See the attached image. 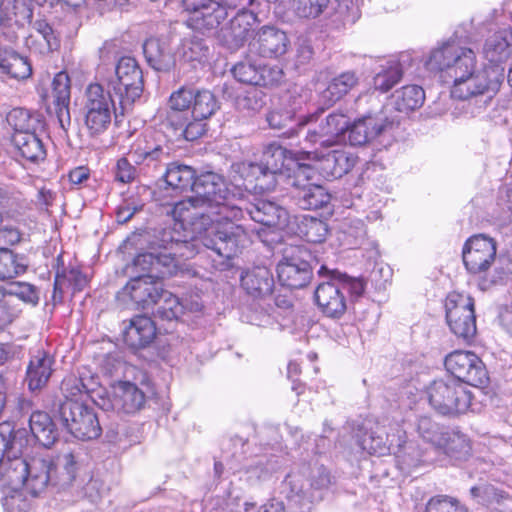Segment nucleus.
I'll return each instance as SVG.
<instances>
[{
	"instance_id": "nucleus-1",
	"label": "nucleus",
	"mask_w": 512,
	"mask_h": 512,
	"mask_svg": "<svg viewBox=\"0 0 512 512\" xmlns=\"http://www.w3.org/2000/svg\"><path fill=\"white\" fill-rule=\"evenodd\" d=\"M194 196L178 202L173 215L182 225L205 230L203 243L217 255L231 259L249 242L248 233L235 221L243 217V193L232 191L224 178L214 172L196 177Z\"/></svg>"
},
{
	"instance_id": "nucleus-2",
	"label": "nucleus",
	"mask_w": 512,
	"mask_h": 512,
	"mask_svg": "<svg viewBox=\"0 0 512 512\" xmlns=\"http://www.w3.org/2000/svg\"><path fill=\"white\" fill-rule=\"evenodd\" d=\"M425 67L452 81L451 96L462 101L459 109L469 118L486 112L504 80L501 66L480 64L472 48L454 40L433 49Z\"/></svg>"
},
{
	"instance_id": "nucleus-3",
	"label": "nucleus",
	"mask_w": 512,
	"mask_h": 512,
	"mask_svg": "<svg viewBox=\"0 0 512 512\" xmlns=\"http://www.w3.org/2000/svg\"><path fill=\"white\" fill-rule=\"evenodd\" d=\"M5 460L4 483L14 487L24 486L33 496L43 493L49 486L66 488L76 478L77 456L71 451L53 457L39 454L25 456L30 438L25 429L15 430L9 437Z\"/></svg>"
},
{
	"instance_id": "nucleus-4",
	"label": "nucleus",
	"mask_w": 512,
	"mask_h": 512,
	"mask_svg": "<svg viewBox=\"0 0 512 512\" xmlns=\"http://www.w3.org/2000/svg\"><path fill=\"white\" fill-rule=\"evenodd\" d=\"M317 274L323 281L315 289L314 298L319 309L327 317L340 318L347 309L345 292L351 297L358 298L363 295L366 283L363 278L350 277L335 269L322 264Z\"/></svg>"
},
{
	"instance_id": "nucleus-5",
	"label": "nucleus",
	"mask_w": 512,
	"mask_h": 512,
	"mask_svg": "<svg viewBox=\"0 0 512 512\" xmlns=\"http://www.w3.org/2000/svg\"><path fill=\"white\" fill-rule=\"evenodd\" d=\"M169 148L157 143L153 133L136 137L126 154L119 158L113 168L114 179L128 184L135 181L140 173H149L169 159Z\"/></svg>"
},
{
	"instance_id": "nucleus-6",
	"label": "nucleus",
	"mask_w": 512,
	"mask_h": 512,
	"mask_svg": "<svg viewBox=\"0 0 512 512\" xmlns=\"http://www.w3.org/2000/svg\"><path fill=\"white\" fill-rule=\"evenodd\" d=\"M496 251L494 239L484 234L471 236L463 247V263L470 274L479 277L478 286L483 291L502 281L505 276L504 270L497 267L493 274L489 273L496 260Z\"/></svg>"
},
{
	"instance_id": "nucleus-7",
	"label": "nucleus",
	"mask_w": 512,
	"mask_h": 512,
	"mask_svg": "<svg viewBox=\"0 0 512 512\" xmlns=\"http://www.w3.org/2000/svg\"><path fill=\"white\" fill-rule=\"evenodd\" d=\"M432 409L443 416L474 411L473 394L467 385L452 377L434 380L426 389Z\"/></svg>"
},
{
	"instance_id": "nucleus-8",
	"label": "nucleus",
	"mask_w": 512,
	"mask_h": 512,
	"mask_svg": "<svg viewBox=\"0 0 512 512\" xmlns=\"http://www.w3.org/2000/svg\"><path fill=\"white\" fill-rule=\"evenodd\" d=\"M82 110L89 134L96 136L104 133L110 127L116 111L112 92L102 84H89L84 93Z\"/></svg>"
},
{
	"instance_id": "nucleus-9",
	"label": "nucleus",
	"mask_w": 512,
	"mask_h": 512,
	"mask_svg": "<svg viewBox=\"0 0 512 512\" xmlns=\"http://www.w3.org/2000/svg\"><path fill=\"white\" fill-rule=\"evenodd\" d=\"M107 88L118 98L123 109L132 105L143 92V74L137 61L122 57L115 68V75L108 80Z\"/></svg>"
},
{
	"instance_id": "nucleus-10",
	"label": "nucleus",
	"mask_w": 512,
	"mask_h": 512,
	"mask_svg": "<svg viewBox=\"0 0 512 512\" xmlns=\"http://www.w3.org/2000/svg\"><path fill=\"white\" fill-rule=\"evenodd\" d=\"M320 265V260L308 250L300 247L292 249L277 266L279 282L291 289L303 288L310 283L313 270Z\"/></svg>"
},
{
	"instance_id": "nucleus-11",
	"label": "nucleus",
	"mask_w": 512,
	"mask_h": 512,
	"mask_svg": "<svg viewBox=\"0 0 512 512\" xmlns=\"http://www.w3.org/2000/svg\"><path fill=\"white\" fill-rule=\"evenodd\" d=\"M322 111L300 116L297 125L299 128L308 126L305 141L311 145L319 144L322 147H331L348 128V118L341 113H331L317 124Z\"/></svg>"
},
{
	"instance_id": "nucleus-12",
	"label": "nucleus",
	"mask_w": 512,
	"mask_h": 512,
	"mask_svg": "<svg viewBox=\"0 0 512 512\" xmlns=\"http://www.w3.org/2000/svg\"><path fill=\"white\" fill-rule=\"evenodd\" d=\"M62 424L75 438L92 440L101 435V426L94 411L81 401H63L59 407Z\"/></svg>"
},
{
	"instance_id": "nucleus-13",
	"label": "nucleus",
	"mask_w": 512,
	"mask_h": 512,
	"mask_svg": "<svg viewBox=\"0 0 512 512\" xmlns=\"http://www.w3.org/2000/svg\"><path fill=\"white\" fill-rule=\"evenodd\" d=\"M446 370L465 385H485L489 378L482 360L473 352L456 350L445 357Z\"/></svg>"
},
{
	"instance_id": "nucleus-14",
	"label": "nucleus",
	"mask_w": 512,
	"mask_h": 512,
	"mask_svg": "<svg viewBox=\"0 0 512 512\" xmlns=\"http://www.w3.org/2000/svg\"><path fill=\"white\" fill-rule=\"evenodd\" d=\"M183 5L190 13L188 26L202 34H217L228 17L227 7L214 0H183Z\"/></svg>"
},
{
	"instance_id": "nucleus-15",
	"label": "nucleus",
	"mask_w": 512,
	"mask_h": 512,
	"mask_svg": "<svg viewBox=\"0 0 512 512\" xmlns=\"http://www.w3.org/2000/svg\"><path fill=\"white\" fill-rule=\"evenodd\" d=\"M446 320L450 330L465 341L476 334L474 300L466 295L451 294L446 300Z\"/></svg>"
},
{
	"instance_id": "nucleus-16",
	"label": "nucleus",
	"mask_w": 512,
	"mask_h": 512,
	"mask_svg": "<svg viewBox=\"0 0 512 512\" xmlns=\"http://www.w3.org/2000/svg\"><path fill=\"white\" fill-rule=\"evenodd\" d=\"M100 401L97 402L103 410H113L117 413L134 414L144 407L146 397L144 392L134 383L120 381L114 384L111 392L103 397L99 393Z\"/></svg>"
},
{
	"instance_id": "nucleus-17",
	"label": "nucleus",
	"mask_w": 512,
	"mask_h": 512,
	"mask_svg": "<svg viewBox=\"0 0 512 512\" xmlns=\"http://www.w3.org/2000/svg\"><path fill=\"white\" fill-rule=\"evenodd\" d=\"M312 169L309 165H299L295 172V180L293 181L292 197L303 210H316L326 206L331 199L327 190L317 184L302 183V180H309Z\"/></svg>"
},
{
	"instance_id": "nucleus-18",
	"label": "nucleus",
	"mask_w": 512,
	"mask_h": 512,
	"mask_svg": "<svg viewBox=\"0 0 512 512\" xmlns=\"http://www.w3.org/2000/svg\"><path fill=\"white\" fill-rule=\"evenodd\" d=\"M179 224L182 226V223L175 218ZM186 224L183 225V227ZM194 232H197L200 234V237H194L191 240L187 239H180L176 238L173 235V231L171 230H164L162 233V237L160 239V247L163 249V252H166L167 254L171 253V256L176 260L179 261L183 267L184 271H179L178 275H190L191 274V268L189 267V264H187L185 261L194 257L199 252V246L200 244L206 247L203 243V237L205 236V230L202 229L201 231L196 229L194 225L189 224Z\"/></svg>"
},
{
	"instance_id": "nucleus-19",
	"label": "nucleus",
	"mask_w": 512,
	"mask_h": 512,
	"mask_svg": "<svg viewBox=\"0 0 512 512\" xmlns=\"http://www.w3.org/2000/svg\"><path fill=\"white\" fill-rule=\"evenodd\" d=\"M290 47L287 34L275 26H262L250 42V50L260 57L278 59Z\"/></svg>"
},
{
	"instance_id": "nucleus-20",
	"label": "nucleus",
	"mask_w": 512,
	"mask_h": 512,
	"mask_svg": "<svg viewBox=\"0 0 512 512\" xmlns=\"http://www.w3.org/2000/svg\"><path fill=\"white\" fill-rule=\"evenodd\" d=\"M393 122L388 119L383 111L368 113L352 124L348 123V140L353 146L364 145L385 132Z\"/></svg>"
},
{
	"instance_id": "nucleus-21",
	"label": "nucleus",
	"mask_w": 512,
	"mask_h": 512,
	"mask_svg": "<svg viewBox=\"0 0 512 512\" xmlns=\"http://www.w3.org/2000/svg\"><path fill=\"white\" fill-rule=\"evenodd\" d=\"M286 149L276 142L264 146L260 164L252 165L260 175L256 178L257 186L263 190H271L276 185V177L281 174L286 158Z\"/></svg>"
},
{
	"instance_id": "nucleus-22",
	"label": "nucleus",
	"mask_w": 512,
	"mask_h": 512,
	"mask_svg": "<svg viewBox=\"0 0 512 512\" xmlns=\"http://www.w3.org/2000/svg\"><path fill=\"white\" fill-rule=\"evenodd\" d=\"M153 275H140L132 278L122 290L123 297L142 309H149L158 303L163 289L162 283Z\"/></svg>"
},
{
	"instance_id": "nucleus-23",
	"label": "nucleus",
	"mask_w": 512,
	"mask_h": 512,
	"mask_svg": "<svg viewBox=\"0 0 512 512\" xmlns=\"http://www.w3.org/2000/svg\"><path fill=\"white\" fill-rule=\"evenodd\" d=\"M308 159L317 162V169L325 177L340 178L349 173L357 163V156L345 149H338L319 154L317 151L305 152Z\"/></svg>"
},
{
	"instance_id": "nucleus-24",
	"label": "nucleus",
	"mask_w": 512,
	"mask_h": 512,
	"mask_svg": "<svg viewBox=\"0 0 512 512\" xmlns=\"http://www.w3.org/2000/svg\"><path fill=\"white\" fill-rule=\"evenodd\" d=\"M243 212L250 218L262 225L284 229L289 223V214L285 208L276 202L267 199H256L255 202L247 203L243 199Z\"/></svg>"
},
{
	"instance_id": "nucleus-25",
	"label": "nucleus",
	"mask_w": 512,
	"mask_h": 512,
	"mask_svg": "<svg viewBox=\"0 0 512 512\" xmlns=\"http://www.w3.org/2000/svg\"><path fill=\"white\" fill-rule=\"evenodd\" d=\"M134 266L145 272V275H153L154 278H165L177 276L179 271H184L183 265L176 261L171 253L159 251L144 252L138 254L134 259Z\"/></svg>"
},
{
	"instance_id": "nucleus-26",
	"label": "nucleus",
	"mask_w": 512,
	"mask_h": 512,
	"mask_svg": "<svg viewBox=\"0 0 512 512\" xmlns=\"http://www.w3.org/2000/svg\"><path fill=\"white\" fill-rule=\"evenodd\" d=\"M255 21L249 12L237 13L217 32L219 43L230 51H237L247 41Z\"/></svg>"
},
{
	"instance_id": "nucleus-27",
	"label": "nucleus",
	"mask_w": 512,
	"mask_h": 512,
	"mask_svg": "<svg viewBox=\"0 0 512 512\" xmlns=\"http://www.w3.org/2000/svg\"><path fill=\"white\" fill-rule=\"evenodd\" d=\"M52 103L55 106L56 117L60 128L67 134L71 126V116L69 110L71 97V84L69 75L61 71L54 76L52 81Z\"/></svg>"
},
{
	"instance_id": "nucleus-28",
	"label": "nucleus",
	"mask_w": 512,
	"mask_h": 512,
	"mask_svg": "<svg viewBox=\"0 0 512 512\" xmlns=\"http://www.w3.org/2000/svg\"><path fill=\"white\" fill-rule=\"evenodd\" d=\"M156 326L148 316L138 315L129 321L123 333L124 342L132 349H141L152 343Z\"/></svg>"
},
{
	"instance_id": "nucleus-29",
	"label": "nucleus",
	"mask_w": 512,
	"mask_h": 512,
	"mask_svg": "<svg viewBox=\"0 0 512 512\" xmlns=\"http://www.w3.org/2000/svg\"><path fill=\"white\" fill-rule=\"evenodd\" d=\"M53 357L43 350L32 355L26 371V381L31 391L42 389L53 372Z\"/></svg>"
},
{
	"instance_id": "nucleus-30",
	"label": "nucleus",
	"mask_w": 512,
	"mask_h": 512,
	"mask_svg": "<svg viewBox=\"0 0 512 512\" xmlns=\"http://www.w3.org/2000/svg\"><path fill=\"white\" fill-rule=\"evenodd\" d=\"M241 284L251 296L265 298L273 291L274 278L267 267L257 266L242 275Z\"/></svg>"
},
{
	"instance_id": "nucleus-31",
	"label": "nucleus",
	"mask_w": 512,
	"mask_h": 512,
	"mask_svg": "<svg viewBox=\"0 0 512 512\" xmlns=\"http://www.w3.org/2000/svg\"><path fill=\"white\" fill-rule=\"evenodd\" d=\"M0 74L11 79L25 80L32 75V65L27 57L0 47Z\"/></svg>"
},
{
	"instance_id": "nucleus-32",
	"label": "nucleus",
	"mask_w": 512,
	"mask_h": 512,
	"mask_svg": "<svg viewBox=\"0 0 512 512\" xmlns=\"http://www.w3.org/2000/svg\"><path fill=\"white\" fill-rule=\"evenodd\" d=\"M196 88L182 86L169 97V111L166 121L168 125H181V117L189 115Z\"/></svg>"
},
{
	"instance_id": "nucleus-33",
	"label": "nucleus",
	"mask_w": 512,
	"mask_h": 512,
	"mask_svg": "<svg viewBox=\"0 0 512 512\" xmlns=\"http://www.w3.org/2000/svg\"><path fill=\"white\" fill-rule=\"evenodd\" d=\"M32 16L31 0H0V26L12 23L23 26Z\"/></svg>"
},
{
	"instance_id": "nucleus-34",
	"label": "nucleus",
	"mask_w": 512,
	"mask_h": 512,
	"mask_svg": "<svg viewBox=\"0 0 512 512\" xmlns=\"http://www.w3.org/2000/svg\"><path fill=\"white\" fill-rule=\"evenodd\" d=\"M299 118L300 117L296 118V111L294 108H288L282 105L273 107L266 114L268 126L273 130H283L282 135L286 138L298 135L299 130L301 129L297 125Z\"/></svg>"
},
{
	"instance_id": "nucleus-35",
	"label": "nucleus",
	"mask_w": 512,
	"mask_h": 512,
	"mask_svg": "<svg viewBox=\"0 0 512 512\" xmlns=\"http://www.w3.org/2000/svg\"><path fill=\"white\" fill-rule=\"evenodd\" d=\"M509 36L512 39V29H503L486 39L483 47V55L490 64L497 65V63L504 62L509 58L512 52L511 44L508 39Z\"/></svg>"
},
{
	"instance_id": "nucleus-36",
	"label": "nucleus",
	"mask_w": 512,
	"mask_h": 512,
	"mask_svg": "<svg viewBox=\"0 0 512 512\" xmlns=\"http://www.w3.org/2000/svg\"><path fill=\"white\" fill-rule=\"evenodd\" d=\"M148 64L157 71H169L175 65V58L169 47L158 39H148L143 45Z\"/></svg>"
},
{
	"instance_id": "nucleus-37",
	"label": "nucleus",
	"mask_w": 512,
	"mask_h": 512,
	"mask_svg": "<svg viewBox=\"0 0 512 512\" xmlns=\"http://www.w3.org/2000/svg\"><path fill=\"white\" fill-rule=\"evenodd\" d=\"M12 142L20 155L27 161L39 162L46 157L44 144L35 131L13 133Z\"/></svg>"
},
{
	"instance_id": "nucleus-38",
	"label": "nucleus",
	"mask_w": 512,
	"mask_h": 512,
	"mask_svg": "<svg viewBox=\"0 0 512 512\" xmlns=\"http://www.w3.org/2000/svg\"><path fill=\"white\" fill-rule=\"evenodd\" d=\"M293 14L302 20L330 18L333 14L331 0H291Z\"/></svg>"
},
{
	"instance_id": "nucleus-39",
	"label": "nucleus",
	"mask_w": 512,
	"mask_h": 512,
	"mask_svg": "<svg viewBox=\"0 0 512 512\" xmlns=\"http://www.w3.org/2000/svg\"><path fill=\"white\" fill-rule=\"evenodd\" d=\"M358 76L353 71H346L334 77L327 88L321 93V100L327 106H332L349 93L357 84Z\"/></svg>"
},
{
	"instance_id": "nucleus-40",
	"label": "nucleus",
	"mask_w": 512,
	"mask_h": 512,
	"mask_svg": "<svg viewBox=\"0 0 512 512\" xmlns=\"http://www.w3.org/2000/svg\"><path fill=\"white\" fill-rule=\"evenodd\" d=\"M29 426L33 438L42 446L50 447L56 441L58 433L48 413L33 412L29 418Z\"/></svg>"
},
{
	"instance_id": "nucleus-41",
	"label": "nucleus",
	"mask_w": 512,
	"mask_h": 512,
	"mask_svg": "<svg viewBox=\"0 0 512 512\" xmlns=\"http://www.w3.org/2000/svg\"><path fill=\"white\" fill-rule=\"evenodd\" d=\"M195 170L188 165L172 162L167 165L164 180L168 187L176 192L192 190L193 182L196 179Z\"/></svg>"
},
{
	"instance_id": "nucleus-42",
	"label": "nucleus",
	"mask_w": 512,
	"mask_h": 512,
	"mask_svg": "<svg viewBox=\"0 0 512 512\" xmlns=\"http://www.w3.org/2000/svg\"><path fill=\"white\" fill-rule=\"evenodd\" d=\"M436 448L455 460L466 459L471 451L469 439L459 431H445Z\"/></svg>"
},
{
	"instance_id": "nucleus-43",
	"label": "nucleus",
	"mask_w": 512,
	"mask_h": 512,
	"mask_svg": "<svg viewBox=\"0 0 512 512\" xmlns=\"http://www.w3.org/2000/svg\"><path fill=\"white\" fill-rule=\"evenodd\" d=\"M35 35H31L30 39L35 41L38 45L37 50L41 54H46L57 50L60 47L59 34L46 22V20L39 19L33 24Z\"/></svg>"
},
{
	"instance_id": "nucleus-44",
	"label": "nucleus",
	"mask_w": 512,
	"mask_h": 512,
	"mask_svg": "<svg viewBox=\"0 0 512 512\" xmlns=\"http://www.w3.org/2000/svg\"><path fill=\"white\" fill-rule=\"evenodd\" d=\"M395 109L400 112L413 111L420 108L425 100V92L418 85H407L393 94Z\"/></svg>"
},
{
	"instance_id": "nucleus-45",
	"label": "nucleus",
	"mask_w": 512,
	"mask_h": 512,
	"mask_svg": "<svg viewBox=\"0 0 512 512\" xmlns=\"http://www.w3.org/2000/svg\"><path fill=\"white\" fill-rule=\"evenodd\" d=\"M27 263L23 256L14 254L7 248H0V280L12 279L26 271Z\"/></svg>"
},
{
	"instance_id": "nucleus-46",
	"label": "nucleus",
	"mask_w": 512,
	"mask_h": 512,
	"mask_svg": "<svg viewBox=\"0 0 512 512\" xmlns=\"http://www.w3.org/2000/svg\"><path fill=\"white\" fill-rule=\"evenodd\" d=\"M7 123L14 130V133H28L36 131L40 125L38 115L31 113L24 108L12 109L6 117Z\"/></svg>"
},
{
	"instance_id": "nucleus-47",
	"label": "nucleus",
	"mask_w": 512,
	"mask_h": 512,
	"mask_svg": "<svg viewBox=\"0 0 512 512\" xmlns=\"http://www.w3.org/2000/svg\"><path fill=\"white\" fill-rule=\"evenodd\" d=\"M218 108V101L212 92L209 90L196 89L190 111L191 117L207 120Z\"/></svg>"
},
{
	"instance_id": "nucleus-48",
	"label": "nucleus",
	"mask_w": 512,
	"mask_h": 512,
	"mask_svg": "<svg viewBox=\"0 0 512 512\" xmlns=\"http://www.w3.org/2000/svg\"><path fill=\"white\" fill-rule=\"evenodd\" d=\"M156 315L164 320H176L184 314V302L171 292L162 289Z\"/></svg>"
},
{
	"instance_id": "nucleus-49",
	"label": "nucleus",
	"mask_w": 512,
	"mask_h": 512,
	"mask_svg": "<svg viewBox=\"0 0 512 512\" xmlns=\"http://www.w3.org/2000/svg\"><path fill=\"white\" fill-rule=\"evenodd\" d=\"M61 391L65 398L64 401H81L84 402L85 398L91 397L96 403L95 396L91 390L83 383L82 378L75 375L66 376L61 383Z\"/></svg>"
},
{
	"instance_id": "nucleus-50",
	"label": "nucleus",
	"mask_w": 512,
	"mask_h": 512,
	"mask_svg": "<svg viewBox=\"0 0 512 512\" xmlns=\"http://www.w3.org/2000/svg\"><path fill=\"white\" fill-rule=\"evenodd\" d=\"M401 77L402 68L400 63L396 61L388 62L374 76V88L381 92H387L400 81Z\"/></svg>"
},
{
	"instance_id": "nucleus-51",
	"label": "nucleus",
	"mask_w": 512,
	"mask_h": 512,
	"mask_svg": "<svg viewBox=\"0 0 512 512\" xmlns=\"http://www.w3.org/2000/svg\"><path fill=\"white\" fill-rule=\"evenodd\" d=\"M181 125H169L176 132H179L187 141H194L200 138L206 131V119L191 117V114L180 118Z\"/></svg>"
},
{
	"instance_id": "nucleus-52",
	"label": "nucleus",
	"mask_w": 512,
	"mask_h": 512,
	"mask_svg": "<svg viewBox=\"0 0 512 512\" xmlns=\"http://www.w3.org/2000/svg\"><path fill=\"white\" fill-rule=\"evenodd\" d=\"M56 276L65 285L66 289H71L73 293L82 291L88 284L87 275L77 267L65 268L57 272Z\"/></svg>"
},
{
	"instance_id": "nucleus-53",
	"label": "nucleus",
	"mask_w": 512,
	"mask_h": 512,
	"mask_svg": "<svg viewBox=\"0 0 512 512\" xmlns=\"http://www.w3.org/2000/svg\"><path fill=\"white\" fill-rule=\"evenodd\" d=\"M265 94L257 89H252L246 94L239 96L236 100L237 109L247 113H257L266 104Z\"/></svg>"
},
{
	"instance_id": "nucleus-54",
	"label": "nucleus",
	"mask_w": 512,
	"mask_h": 512,
	"mask_svg": "<svg viewBox=\"0 0 512 512\" xmlns=\"http://www.w3.org/2000/svg\"><path fill=\"white\" fill-rule=\"evenodd\" d=\"M259 65L251 59H246L232 68V74L237 81L256 86L257 80H259Z\"/></svg>"
},
{
	"instance_id": "nucleus-55",
	"label": "nucleus",
	"mask_w": 512,
	"mask_h": 512,
	"mask_svg": "<svg viewBox=\"0 0 512 512\" xmlns=\"http://www.w3.org/2000/svg\"><path fill=\"white\" fill-rule=\"evenodd\" d=\"M301 232L308 242L321 243L325 240L328 229L323 221L311 217L304 218L301 225Z\"/></svg>"
},
{
	"instance_id": "nucleus-56",
	"label": "nucleus",
	"mask_w": 512,
	"mask_h": 512,
	"mask_svg": "<svg viewBox=\"0 0 512 512\" xmlns=\"http://www.w3.org/2000/svg\"><path fill=\"white\" fill-rule=\"evenodd\" d=\"M425 512H467V510L457 499L438 495L428 501Z\"/></svg>"
},
{
	"instance_id": "nucleus-57",
	"label": "nucleus",
	"mask_w": 512,
	"mask_h": 512,
	"mask_svg": "<svg viewBox=\"0 0 512 512\" xmlns=\"http://www.w3.org/2000/svg\"><path fill=\"white\" fill-rule=\"evenodd\" d=\"M336 6L332 4L333 16L336 20L346 23H354L360 16L359 9L354 0H335Z\"/></svg>"
},
{
	"instance_id": "nucleus-58",
	"label": "nucleus",
	"mask_w": 512,
	"mask_h": 512,
	"mask_svg": "<svg viewBox=\"0 0 512 512\" xmlns=\"http://www.w3.org/2000/svg\"><path fill=\"white\" fill-rule=\"evenodd\" d=\"M417 432L419 436L436 447L443 435V431L430 417L422 416L417 421Z\"/></svg>"
},
{
	"instance_id": "nucleus-59",
	"label": "nucleus",
	"mask_w": 512,
	"mask_h": 512,
	"mask_svg": "<svg viewBox=\"0 0 512 512\" xmlns=\"http://www.w3.org/2000/svg\"><path fill=\"white\" fill-rule=\"evenodd\" d=\"M10 294L32 306H36L40 300L39 290L34 285L26 282L15 284L11 288Z\"/></svg>"
},
{
	"instance_id": "nucleus-60",
	"label": "nucleus",
	"mask_w": 512,
	"mask_h": 512,
	"mask_svg": "<svg viewBox=\"0 0 512 512\" xmlns=\"http://www.w3.org/2000/svg\"><path fill=\"white\" fill-rule=\"evenodd\" d=\"M283 70L278 65H259L256 86H274L278 85L283 79Z\"/></svg>"
},
{
	"instance_id": "nucleus-61",
	"label": "nucleus",
	"mask_w": 512,
	"mask_h": 512,
	"mask_svg": "<svg viewBox=\"0 0 512 512\" xmlns=\"http://www.w3.org/2000/svg\"><path fill=\"white\" fill-rule=\"evenodd\" d=\"M348 243L353 247H362L366 241V227L361 220H352L345 231Z\"/></svg>"
},
{
	"instance_id": "nucleus-62",
	"label": "nucleus",
	"mask_w": 512,
	"mask_h": 512,
	"mask_svg": "<svg viewBox=\"0 0 512 512\" xmlns=\"http://www.w3.org/2000/svg\"><path fill=\"white\" fill-rule=\"evenodd\" d=\"M13 302L12 298L0 301V329L12 323L20 314V309Z\"/></svg>"
},
{
	"instance_id": "nucleus-63",
	"label": "nucleus",
	"mask_w": 512,
	"mask_h": 512,
	"mask_svg": "<svg viewBox=\"0 0 512 512\" xmlns=\"http://www.w3.org/2000/svg\"><path fill=\"white\" fill-rule=\"evenodd\" d=\"M12 433V425L10 423L4 422L0 424V481L4 482V471L5 460L7 458V450L9 437Z\"/></svg>"
},
{
	"instance_id": "nucleus-64",
	"label": "nucleus",
	"mask_w": 512,
	"mask_h": 512,
	"mask_svg": "<svg viewBox=\"0 0 512 512\" xmlns=\"http://www.w3.org/2000/svg\"><path fill=\"white\" fill-rule=\"evenodd\" d=\"M273 470L272 466L258 462L256 465L250 466L246 470L247 481L255 483L257 481L265 480Z\"/></svg>"
}]
</instances>
